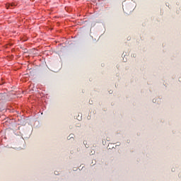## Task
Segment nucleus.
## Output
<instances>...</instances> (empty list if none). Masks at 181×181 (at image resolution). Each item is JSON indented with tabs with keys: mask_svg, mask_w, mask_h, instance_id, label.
I'll return each instance as SVG.
<instances>
[{
	"mask_svg": "<svg viewBox=\"0 0 181 181\" xmlns=\"http://www.w3.org/2000/svg\"><path fill=\"white\" fill-rule=\"evenodd\" d=\"M0 100H5V96H4V93H0Z\"/></svg>",
	"mask_w": 181,
	"mask_h": 181,
	"instance_id": "f257e3e1",
	"label": "nucleus"
},
{
	"mask_svg": "<svg viewBox=\"0 0 181 181\" xmlns=\"http://www.w3.org/2000/svg\"><path fill=\"white\" fill-rule=\"evenodd\" d=\"M11 6H15V4H11Z\"/></svg>",
	"mask_w": 181,
	"mask_h": 181,
	"instance_id": "f03ea898",
	"label": "nucleus"
}]
</instances>
